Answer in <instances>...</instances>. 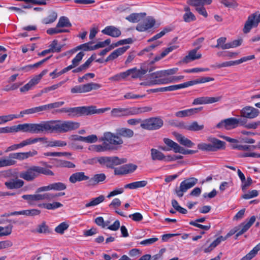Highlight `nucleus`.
<instances>
[{
    "label": "nucleus",
    "mask_w": 260,
    "mask_h": 260,
    "mask_svg": "<svg viewBox=\"0 0 260 260\" xmlns=\"http://www.w3.org/2000/svg\"><path fill=\"white\" fill-rule=\"evenodd\" d=\"M80 126L79 123L71 120H55L30 123V133L38 134L44 131L50 133H65L74 131Z\"/></svg>",
    "instance_id": "obj_1"
},
{
    "label": "nucleus",
    "mask_w": 260,
    "mask_h": 260,
    "mask_svg": "<svg viewBox=\"0 0 260 260\" xmlns=\"http://www.w3.org/2000/svg\"><path fill=\"white\" fill-rule=\"evenodd\" d=\"M152 109V107L149 106L142 107H132L128 108L118 107L112 109L110 112V116L112 118L128 117L149 112H150Z\"/></svg>",
    "instance_id": "obj_2"
},
{
    "label": "nucleus",
    "mask_w": 260,
    "mask_h": 260,
    "mask_svg": "<svg viewBox=\"0 0 260 260\" xmlns=\"http://www.w3.org/2000/svg\"><path fill=\"white\" fill-rule=\"evenodd\" d=\"M40 174L48 176H53L54 173L50 170L37 166H32L26 171L20 174V177L27 181H32L39 176Z\"/></svg>",
    "instance_id": "obj_3"
},
{
    "label": "nucleus",
    "mask_w": 260,
    "mask_h": 260,
    "mask_svg": "<svg viewBox=\"0 0 260 260\" xmlns=\"http://www.w3.org/2000/svg\"><path fill=\"white\" fill-rule=\"evenodd\" d=\"M101 141L104 142L108 147H109V151L117 150L118 146H121L123 143V140L117 135L110 132L104 133L103 136L100 138Z\"/></svg>",
    "instance_id": "obj_4"
},
{
    "label": "nucleus",
    "mask_w": 260,
    "mask_h": 260,
    "mask_svg": "<svg viewBox=\"0 0 260 260\" xmlns=\"http://www.w3.org/2000/svg\"><path fill=\"white\" fill-rule=\"evenodd\" d=\"M198 179L194 177H191L186 179L180 183V186L176 187L175 189V192L177 196L181 198L183 197L184 193L193 186L198 182Z\"/></svg>",
    "instance_id": "obj_5"
},
{
    "label": "nucleus",
    "mask_w": 260,
    "mask_h": 260,
    "mask_svg": "<svg viewBox=\"0 0 260 260\" xmlns=\"http://www.w3.org/2000/svg\"><path fill=\"white\" fill-rule=\"evenodd\" d=\"M198 179L194 177H191L186 179L180 183V186L176 187L175 189V192L177 196L181 198L183 197L184 193L193 186L198 182Z\"/></svg>",
    "instance_id": "obj_6"
},
{
    "label": "nucleus",
    "mask_w": 260,
    "mask_h": 260,
    "mask_svg": "<svg viewBox=\"0 0 260 260\" xmlns=\"http://www.w3.org/2000/svg\"><path fill=\"white\" fill-rule=\"evenodd\" d=\"M259 22L260 13L256 11L248 17L243 29V32L248 33L253 27H256Z\"/></svg>",
    "instance_id": "obj_7"
},
{
    "label": "nucleus",
    "mask_w": 260,
    "mask_h": 260,
    "mask_svg": "<svg viewBox=\"0 0 260 260\" xmlns=\"http://www.w3.org/2000/svg\"><path fill=\"white\" fill-rule=\"evenodd\" d=\"M163 120L158 117H152L142 121L140 126L145 129L154 130L160 128L163 125Z\"/></svg>",
    "instance_id": "obj_8"
},
{
    "label": "nucleus",
    "mask_w": 260,
    "mask_h": 260,
    "mask_svg": "<svg viewBox=\"0 0 260 260\" xmlns=\"http://www.w3.org/2000/svg\"><path fill=\"white\" fill-rule=\"evenodd\" d=\"M166 78L162 77L160 71H157L149 75L147 85L151 86L153 85L166 84V83H164V82H166L165 80H166Z\"/></svg>",
    "instance_id": "obj_9"
},
{
    "label": "nucleus",
    "mask_w": 260,
    "mask_h": 260,
    "mask_svg": "<svg viewBox=\"0 0 260 260\" xmlns=\"http://www.w3.org/2000/svg\"><path fill=\"white\" fill-rule=\"evenodd\" d=\"M222 99V95L209 97V96H201L194 99L192 105H206L211 104L214 103L218 102Z\"/></svg>",
    "instance_id": "obj_10"
},
{
    "label": "nucleus",
    "mask_w": 260,
    "mask_h": 260,
    "mask_svg": "<svg viewBox=\"0 0 260 260\" xmlns=\"http://www.w3.org/2000/svg\"><path fill=\"white\" fill-rule=\"evenodd\" d=\"M259 114V111L251 106H246L240 110V116L248 119H254Z\"/></svg>",
    "instance_id": "obj_11"
},
{
    "label": "nucleus",
    "mask_w": 260,
    "mask_h": 260,
    "mask_svg": "<svg viewBox=\"0 0 260 260\" xmlns=\"http://www.w3.org/2000/svg\"><path fill=\"white\" fill-rule=\"evenodd\" d=\"M88 109L86 106L69 108L68 115L70 117L88 115V114L90 113Z\"/></svg>",
    "instance_id": "obj_12"
},
{
    "label": "nucleus",
    "mask_w": 260,
    "mask_h": 260,
    "mask_svg": "<svg viewBox=\"0 0 260 260\" xmlns=\"http://www.w3.org/2000/svg\"><path fill=\"white\" fill-rule=\"evenodd\" d=\"M201 48L199 46L196 48L192 49L188 52V53L181 60V62L184 63H188L192 61L199 59L202 57V54L198 53V50Z\"/></svg>",
    "instance_id": "obj_13"
},
{
    "label": "nucleus",
    "mask_w": 260,
    "mask_h": 260,
    "mask_svg": "<svg viewBox=\"0 0 260 260\" xmlns=\"http://www.w3.org/2000/svg\"><path fill=\"white\" fill-rule=\"evenodd\" d=\"M47 193L44 194H24L22 196V198L27 201L29 204H32L35 201H39L42 200H47L48 197Z\"/></svg>",
    "instance_id": "obj_14"
},
{
    "label": "nucleus",
    "mask_w": 260,
    "mask_h": 260,
    "mask_svg": "<svg viewBox=\"0 0 260 260\" xmlns=\"http://www.w3.org/2000/svg\"><path fill=\"white\" fill-rule=\"evenodd\" d=\"M148 70L146 68L141 67L140 69H138L137 68H134L132 69L126 70L127 76L131 75V77L133 79L141 78L145 75Z\"/></svg>",
    "instance_id": "obj_15"
},
{
    "label": "nucleus",
    "mask_w": 260,
    "mask_h": 260,
    "mask_svg": "<svg viewBox=\"0 0 260 260\" xmlns=\"http://www.w3.org/2000/svg\"><path fill=\"white\" fill-rule=\"evenodd\" d=\"M236 118H230L226 119L217 124L216 127L218 128L223 127L225 129H231L237 127Z\"/></svg>",
    "instance_id": "obj_16"
},
{
    "label": "nucleus",
    "mask_w": 260,
    "mask_h": 260,
    "mask_svg": "<svg viewBox=\"0 0 260 260\" xmlns=\"http://www.w3.org/2000/svg\"><path fill=\"white\" fill-rule=\"evenodd\" d=\"M202 109V107H199L181 110L176 112L175 115L179 118L191 116L199 113Z\"/></svg>",
    "instance_id": "obj_17"
},
{
    "label": "nucleus",
    "mask_w": 260,
    "mask_h": 260,
    "mask_svg": "<svg viewBox=\"0 0 260 260\" xmlns=\"http://www.w3.org/2000/svg\"><path fill=\"white\" fill-rule=\"evenodd\" d=\"M256 219L254 216L250 217L248 221L246 220L245 222L241 223L237 227H239V230L237 232L238 234L240 236L246 232L251 225L254 223Z\"/></svg>",
    "instance_id": "obj_18"
},
{
    "label": "nucleus",
    "mask_w": 260,
    "mask_h": 260,
    "mask_svg": "<svg viewBox=\"0 0 260 260\" xmlns=\"http://www.w3.org/2000/svg\"><path fill=\"white\" fill-rule=\"evenodd\" d=\"M155 21L152 18H148L143 23H139L136 26V30L139 31H145L152 28L155 24Z\"/></svg>",
    "instance_id": "obj_19"
},
{
    "label": "nucleus",
    "mask_w": 260,
    "mask_h": 260,
    "mask_svg": "<svg viewBox=\"0 0 260 260\" xmlns=\"http://www.w3.org/2000/svg\"><path fill=\"white\" fill-rule=\"evenodd\" d=\"M24 184L23 180L17 178L10 179L5 182V185L9 189H19Z\"/></svg>",
    "instance_id": "obj_20"
},
{
    "label": "nucleus",
    "mask_w": 260,
    "mask_h": 260,
    "mask_svg": "<svg viewBox=\"0 0 260 260\" xmlns=\"http://www.w3.org/2000/svg\"><path fill=\"white\" fill-rule=\"evenodd\" d=\"M89 177L85 175L83 172H76L72 174L69 177V181L72 183L89 180Z\"/></svg>",
    "instance_id": "obj_21"
},
{
    "label": "nucleus",
    "mask_w": 260,
    "mask_h": 260,
    "mask_svg": "<svg viewBox=\"0 0 260 260\" xmlns=\"http://www.w3.org/2000/svg\"><path fill=\"white\" fill-rule=\"evenodd\" d=\"M106 178L105 174H96L93 176L91 178H89L87 182L88 186H95L100 182H103Z\"/></svg>",
    "instance_id": "obj_22"
},
{
    "label": "nucleus",
    "mask_w": 260,
    "mask_h": 260,
    "mask_svg": "<svg viewBox=\"0 0 260 260\" xmlns=\"http://www.w3.org/2000/svg\"><path fill=\"white\" fill-rule=\"evenodd\" d=\"M102 32L105 35H107L112 37L117 38L121 35V31L114 26H106Z\"/></svg>",
    "instance_id": "obj_23"
},
{
    "label": "nucleus",
    "mask_w": 260,
    "mask_h": 260,
    "mask_svg": "<svg viewBox=\"0 0 260 260\" xmlns=\"http://www.w3.org/2000/svg\"><path fill=\"white\" fill-rule=\"evenodd\" d=\"M183 10L184 13L182 16V19L185 22L190 23L196 20V17L194 14L191 12L189 7L185 6L183 8Z\"/></svg>",
    "instance_id": "obj_24"
},
{
    "label": "nucleus",
    "mask_w": 260,
    "mask_h": 260,
    "mask_svg": "<svg viewBox=\"0 0 260 260\" xmlns=\"http://www.w3.org/2000/svg\"><path fill=\"white\" fill-rule=\"evenodd\" d=\"M128 46L119 48L113 51L106 59L105 61L108 62L117 58L119 56L123 54L128 48Z\"/></svg>",
    "instance_id": "obj_25"
},
{
    "label": "nucleus",
    "mask_w": 260,
    "mask_h": 260,
    "mask_svg": "<svg viewBox=\"0 0 260 260\" xmlns=\"http://www.w3.org/2000/svg\"><path fill=\"white\" fill-rule=\"evenodd\" d=\"M208 141L210 142L213 151L224 148L225 143L215 138H209Z\"/></svg>",
    "instance_id": "obj_26"
},
{
    "label": "nucleus",
    "mask_w": 260,
    "mask_h": 260,
    "mask_svg": "<svg viewBox=\"0 0 260 260\" xmlns=\"http://www.w3.org/2000/svg\"><path fill=\"white\" fill-rule=\"evenodd\" d=\"M125 162V159H120L117 156H108L107 167L108 168H113L114 166L121 165Z\"/></svg>",
    "instance_id": "obj_27"
},
{
    "label": "nucleus",
    "mask_w": 260,
    "mask_h": 260,
    "mask_svg": "<svg viewBox=\"0 0 260 260\" xmlns=\"http://www.w3.org/2000/svg\"><path fill=\"white\" fill-rule=\"evenodd\" d=\"M47 139H48L46 137H41V138H30L27 139L25 140L22 141L21 142L22 147L26 146L27 145H31L32 144H35L37 142H41L42 143H46Z\"/></svg>",
    "instance_id": "obj_28"
},
{
    "label": "nucleus",
    "mask_w": 260,
    "mask_h": 260,
    "mask_svg": "<svg viewBox=\"0 0 260 260\" xmlns=\"http://www.w3.org/2000/svg\"><path fill=\"white\" fill-rule=\"evenodd\" d=\"M180 125H181L183 126V127L188 130L190 131H199L202 130L204 127V125L203 124H199L197 121H193L191 123H190L189 125H184V123H180Z\"/></svg>",
    "instance_id": "obj_29"
},
{
    "label": "nucleus",
    "mask_w": 260,
    "mask_h": 260,
    "mask_svg": "<svg viewBox=\"0 0 260 260\" xmlns=\"http://www.w3.org/2000/svg\"><path fill=\"white\" fill-rule=\"evenodd\" d=\"M117 134L118 136L126 138H131L134 135V131L129 128L122 127L117 129Z\"/></svg>",
    "instance_id": "obj_30"
},
{
    "label": "nucleus",
    "mask_w": 260,
    "mask_h": 260,
    "mask_svg": "<svg viewBox=\"0 0 260 260\" xmlns=\"http://www.w3.org/2000/svg\"><path fill=\"white\" fill-rule=\"evenodd\" d=\"M145 13H132L126 17V19L132 23H137L141 21L145 16Z\"/></svg>",
    "instance_id": "obj_31"
},
{
    "label": "nucleus",
    "mask_w": 260,
    "mask_h": 260,
    "mask_svg": "<svg viewBox=\"0 0 260 260\" xmlns=\"http://www.w3.org/2000/svg\"><path fill=\"white\" fill-rule=\"evenodd\" d=\"M177 140L181 144V145L188 147H191L194 145V143L192 142L190 140L185 137L179 134H176L175 135Z\"/></svg>",
    "instance_id": "obj_32"
},
{
    "label": "nucleus",
    "mask_w": 260,
    "mask_h": 260,
    "mask_svg": "<svg viewBox=\"0 0 260 260\" xmlns=\"http://www.w3.org/2000/svg\"><path fill=\"white\" fill-rule=\"evenodd\" d=\"M83 93L89 92L92 90H97L102 87L100 84L90 82L82 85Z\"/></svg>",
    "instance_id": "obj_33"
},
{
    "label": "nucleus",
    "mask_w": 260,
    "mask_h": 260,
    "mask_svg": "<svg viewBox=\"0 0 260 260\" xmlns=\"http://www.w3.org/2000/svg\"><path fill=\"white\" fill-rule=\"evenodd\" d=\"M151 158L152 160H162L165 158L164 154L156 149L152 148L150 150Z\"/></svg>",
    "instance_id": "obj_34"
},
{
    "label": "nucleus",
    "mask_w": 260,
    "mask_h": 260,
    "mask_svg": "<svg viewBox=\"0 0 260 260\" xmlns=\"http://www.w3.org/2000/svg\"><path fill=\"white\" fill-rule=\"evenodd\" d=\"M44 111L43 106H40L25 110L21 111L19 114L20 118L23 117L25 114H31Z\"/></svg>",
    "instance_id": "obj_35"
},
{
    "label": "nucleus",
    "mask_w": 260,
    "mask_h": 260,
    "mask_svg": "<svg viewBox=\"0 0 260 260\" xmlns=\"http://www.w3.org/2000/svg\"><path fill=\"white\" fill-rule=\"evenodd\" d=\"M260 250V243L257 244L248 253L243 256L240 260H251L257 252Z\"/></svg>",
    "instance_id": "obj_36"
},
{
    "label": "nucleus",
    "mask_w": 260,
    "mask_h": 260,
    "mask_svg": "<svg viewBox=\"0 0 260 260\" xmlns=\"http://www.w3.org/2000/svg\"><path fill=\"white\" fill-rule=\"evenodd\" d=\"M163 141L170 150H173L175 153H177L179 147V145L177 143L169 138H164Z\"/></svg>",
    "instance_id": "obj_37"
},
{
    "label": "nucleus",
    "mask_w": 260,
    "mask_h": 260,
    "mask_svg": "<svg viewBox=\"0 0 260 260\" xmlns=\"http://www.w3.org/2000/svg\"><path fill=\"white\" fill-rule=\"evenodd\" d=\"M38 83L37 80H36L34 77L32 78L27 84L24 86L20 88V90L21 92H25L31 89L33 87Z\"/></svg>",
    "instance_id": "obj_38"
},
{
    "label": "nucleus",
    "mask_w": 260,
    "mask_h": 260,
    "mask_svg": "<svg viewBox=\"0 0 260 260\" xmlns=\"http://www.w3.org/2000/svg\"><path fill=\"white\" fill-rule=\"evenodd\" d=\"M105 200V197L103 195H101L99 197L92 199L90 202L85 204L86 208L90 207H93L98 205L100 203L103 202Z\"/></svg>",
    "instance_id": "obj_39"
},
{
    "label": "nucleus",
    "mask_w": 260,
    "mask_h": 260,
    "mask_svg": "<svg viewBox=\"0 0 260 260\" xmlns=\"http://www.w3.org/2000/svg\"><path fill=\"white\" fill-rule=\"evenodd\" d=\"M13 225L9 224L6 226H0V237L8 236L12 232Z\"/></svg>",
    "instance_id": "obj_40"
},
{
    "label": "nucleus",
    "mask_w": 260,
    "mask_h": 260,
    "mask_svg": "<svg viewBox=\"0 0 260 260\" xmlns=\"http://www.w3.org/2000/svg\"><path fill=\"white\" fill-rule=\"evenodd\" d=\"M46 144V147H63L67 145V143L65 141L60 140H55L52 141H48L47 140L46 143H42Z\"/></svg>",
    "instance_id": "obj_41"
},
{
    "label": "nucleus",
    "mask_w": 260,
    "mask_h": 260,
    "mask_svg": "<svg viewBox=\"0 0 260 260\" xmlns=\"http://www.w3.org/2000/svg\"><path fill=\"white\" fill-rule=\"evenodd\" d=\"M57 17V14L54 11L50 12V14L42 20V23L45 24H49L54 22Z\"/></svg>",
    "instance_id": "obj_42"
},
{
    "label": "nucleus",
    "mask_w": 260,
    "mask_h": 260,
    "mask_svg": "<svg viewBox=\"0 0 260 260\" xmlns=\"http://www.w3.org/2000/svg\"><path fill=\"white\" fill-rule=\"evenodd\" d=\"M52 56H48L43 60L34 64H29L28 66H26L24 67H22L21 68V70H26V71H29L31 69L34 68H38L39 66H40L41 64H42L43 63L46 62L47 60H48L49 59H50L51 57Z\"/></svg>",
    "instance_id": "obj_43"
},
{
    "label": "nucleus",
    "mask_w": 260,
    "mask_h": 260,
    "mask_svg": "<svg viewBox=\"0 0 260 260\" xmlns=\"http://www.w3.org/2000/svg\"><path fill=\"white\" fill-rule=\"evenodd\" d=\"M18 215H24L26 216H34L39 215L41 213L40 210L33 209L30 210H25L18 211Z\"/></svg>",
    "instance_id": "obj_44"
},
{
    "label": "nucleus",
    "mask_w": 260,
    "mask_h": 260,
    "mask_svg": "<svg viewBox=\"0 0 260 260\" xmlns=\"http://www.w3.org/2000/svg\"><path fill=\"white\" fill-rule=\"evenodd\" d=\"M39 206L44 207L48 210H54L62 207L63 205L59 202H53L52 203L40 204Z\"/></svg>",
    "instance_id": "obj_45"
},
{
    "label": "nucleus",
    "mask_w": 260,
    "mask_h": 260,
    "mask_svg": "<svg viewBox=\"0 0 260 260\" xmlns=\"http://www.w3.org/2000/svg\"><path fill=\"white\" fill-rule=\"evenodd\" d=\"M12 158H2L0 159V168L10 166L15 164L16 161L12 159Z\"/></svg>",
    "instance_id": "obj_46"
},
{
    "label": "nucleus",
    "mask_w": 260,
    "mask_h": 260,
    "mask_svg": "<svg viewBox=\"0 0 260 260\" xmlns=\"http://www.w3.org/2000/svg\"><path fill=\"white\" fill-rule=\"evenodd\" d=\"M72 26V24L70 22L69 19L65 16H62L60 17L59 19L58 22L57 24V27H71Z\"/></svg>",
    "instance_id": "obj_47"
},
{
    "label": "nucleus",
    "mask_w": 260,
    "mask_h": 260,
    "mask_svg": "<svg viewBox=\"0 0 260 260\" xmlns=\"http://www.w3.org/2000/svg\"><path fill=\"white\" fill-rule=\"evenodd\" d=\"M19 118H20L19 114H9L8 115L0 116V124Z\"/></svg>",
    "instance_id": "obj_48"
},
{
    "label": "nucleus",
    "mask_w": 260,
    "mask_h": 260,
    "mask_svg": "<svg viewBox=\"0 0 260 260\" xmlns=\"http://www.w3.org/2000/svg\"><path fill=\"white\" fill-rule=\"evenodd\" d=\"M91 43V42H89L83 44H81L76 47L75 48L71 50L70 52L73 53L79 50H83L84 51L93 50V46H89V44Z\"/></svg>",
    "instance_id": "obj_49"
},
{
    "label": "nucleus",
    "mask_w": 260,
    "mask_h": 260,
    "mask_svg": "<svg viewBox=\"0 0 260 260\" xmlns=\"http://www.w3.org/2000/svg\"><path fill=\"white\" fill-rule=\"evenodd\" d=\"M126 71L124 72H121L119 74H116L112 77L109 78V80L115 82H118L121 80H124L126 78L127 76Z\"/></svg>",
    "instance_id": "obj_50"
},
{
    "label": "nucleus",
    "mask_w": 260,
    "mask_h": 260,
    "mask_svg": "<svg viewBox=\"0 0 260 260\" xmlns=\"http://www.w3.org/2000/svg\"><path fill=\"white\" fill-rule=\"evenodd\" d=\"M64 102L63 101L61 102H56L50 104H48L47 105H43L44 111H47L49 110H51L52 109L58 108L63 105H64Z\"/></svg>",
    "instance_id": "obj_51"
},
{
    "label": "nucleus",
    "mask_w": 260,
    "mask_h": 260,
    "mask_svg": "<svg viewBox=\"0 0 260 260\" xmlns=\"http://www.w3.org/2000/svg\"><path fill=\"white\" fill-rule=\"evenodd\" d=\"M63 47L62 45L58 44V41L57 40H54L52 41L51 43L49 45V47L52 52H60L61 50V48Z\"/></svg>",
    "instance_id": "obj_52"
},
{
    "label": "nucleus",
    "mask_w": 260,
    "mask_h": 260,
    "mask_svg": "<svg viewBox=\"0 0 260 260\" xmlns=\"http://www.w3.org/2000/svg\"><path fill=\"white\" fill-rule=\"evenodd\" d=\"M69 227V224L66 222L60 223L55 228V232L59 234H63Z\"/></svg>",
    "instance_id": "obj_53"
},
{
    "label": "nucleus",
    "mask_w": 260,
    "mask_h": 260,
    "mask_svg": "<svg viewBox=\"0 0 260 260\" xmlns=\"http://www.w3.org/2000/svg\"><path fill=\"white\" fill-rule=\"evenodd\" d=\"M15 127V129H13L14 132H18L20 131H22L24 132H29L30 133V123H24L19 124L16 126H14Z\"/></svg>",
    "instance_id": "obj_54"
},
{
    "label": "nucleus",
    "mask_w": 260,
    "mask_h": 260,
    "mask_svg": "<svg viewBox=\"0 0 260 260\" xmlns=\"http://www.w3.org/2000/svg\"><path fill=\"white\" fill-rule=\"evenodd\" d=\"M60 27H57L56 26V27L54 28H50L47 30V33L50 35H53L54 34L62 33V32H68L69 30L66 29H61L59 28Z\"/></svg>",
    "instance_id": "obj_55"
},
{
    "label": "nucleus",
    "mask_w": 260,
    "mask_h": 260,
    "mask_svg": "<svg viewBox=\"0 0 260 260\" xmlns=\"http://www.w3.org/2000/svg\"><path fill=\"white\" fill-rule=\"evenodd\" d=\"M87 108H89L88 109L89 110V111H90V113L88 114V115L95 113H102L110 110V108L109 107L96 109L95 106H88L87 107Z\"/></svg>",
    "instance_id": "obj_56"
},
{
    "label": "nucleus",
    "mask_w": 260,
    "mask_h": 260,
    "mask_svg": "<svg viewBox=\"0 0 260 260\" xmlns=\"http://www.w3.org/2000/svg\"><path fill=\"white\" fill-rule=\"evenodd\" d=\"M84 55V54L83 52H80L78 53L76 57L72 60L71 66L73 68H75L76 67L78 66Z\"/></svg>",
    "instance_id": "obj_57"
},
{
    "label": "nucleus",
    "mask_w": 260,
    "mask_h": 260,
    "mask_svg": "<svg viewBox=\"0 0 260 260\" xmlns=\"http://www.w3.org/2000/svg\"><path fill=\"white\" fill-rule=\"evenodd\" d=\"M220 3L225 7L230 8H236L238 4L235 0H221Z\"/></svg>",
    "instance_id": "obj_58"
},
{
    "label": "nucleus",
    "mask_w": 260,
    "mask_h": 260,
    "mask_svg": "<svg viewBox=\"0 0 260 260\" xmlns=\"http://www.w3.org/2000/svg\"><path fill=\"white\" fill-rule=\"evenodd\" d=\"M242 42V39L236 40L232 42L227 43L224 46V50L232 48H235L236 47L239 46L241 45Z\"/></svg>",
    "instance_id": "obj_59"
},
{
    "label": "nucleus",
    "mask_w": 260,
    "mask_h": 260,
    "mask_svg": "<svg viewBox=\"0 0 260 260\" xmlns=\"http://www.w3.org/2000/svg\"><path fill=\"white\" fill-rule=\"evenodd\" d=\"M92 147L93 150L97 152L109 151V147H108L104 142L101 145H93Z\"/></svg>",
    "instance_id": "obj_60"
},
{
    "label": "nucleus",
    "mask_w": 260,
    "mask_h": 260,
    "mask_svg": "<svg viewBox=\"0 0 260 260\" xmlns=\"http://www.w3.org/2000/svg\"><path fill=\"white\" fill-rule=\"evenodd\" d=\"M133 42V40L132 38H127L124 40H121L115 43H113L110 45L111 48H114L116 47L119 45H122L124 44H131Z\"/></svg>",
    "instance_id": "obj_61"
},
{
    "label": "nucleus",
    "mask_w": 260,
    "mask_h": 260,
    "mask_svg": "<svg viewBox=\"0 0 260 260\" xmlns=\"http://www.w3.org/2000/svg\"><path fill=\"white\" fill-rule=\"evenodd\" d=\"M9 157L14 159H17L19 160H24L27 159L26 152L11 153L9 155Z\"/></svg>",
    "instance_id": "obj_62"
},
{
    "label": "nucleus",
    "mask_w": 260,
    "mask_h": 260,
    "mask_svg": "<svg viewBox=\"0 0 260 260\" xmlns=\"http://www.w3.org/2000/svg\"><path fill=\"white\" fill-rule=\"evenodd\" d=\"M52 190L60 191L66 189V185L62 182H55L52 183Z\"/></svg>",
    "instance_id": "obj_63"
},
{
    "label": "nucleus",
    "mask_w": 260,
    "mask_h": 260,
    "mask_svg": "<svg viewBox=\"0 0 260 260\" xmlns=\"http://www.w3.org/2000/svg\"><path fill=\"white\" fill-rule=\"evenodd\" d=\"M178 71V69L177 68H174L168 70H161L160 71L164 78H167L166 76L173 75L175 74L177 71Z\"/></svg>",
    "instance_id": "obj_64"
}]
</instances>
